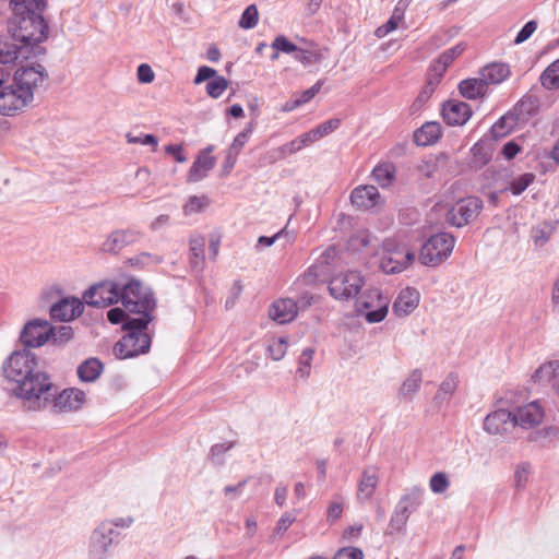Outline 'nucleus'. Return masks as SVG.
Here are the masks:
<instances>
[{"label": "nucleus", "mask_w": 559, "mask_h": 559, "mask_svg": "<svg viewBox=\"0 0 559 559\" xmlns=\"http://www.w3.org/2000/svg\"><path fill=\"white\" fill-rule=\"evenodd\" d=\"M484 203L477 197H467L454 203L447 213V222L455 227H463L477 218Z\"/></svg>", "instance_id": "nucleus-13"}, {"label": "nucleus", "mask_w": 559, "mask_h": 559, "mask_svg": "<svg viewBox=\"0 0 559 559\" xmlns=\"http://www.w3.org/2000/svg\"><path fill=\"white\" fill-rule=\"evenodd\" d=\"M364 552L356 547H343L338 549L333 559H362Z\"/></svg>", "instance_id": "nucleus-59"}, {"label": "nucleus", "mask_w": 559, "mask_h": 559, "mask_svg": "<svg viewBox=\"0 0 559 559\" xmlns=\"http://www.w3.org/2000/svg\"><path fill=\"white\" fill-rule=\"evenodd\" d=\"M210 204V200L205 195H191L183 205V214L189 216L203 212Z\"/></svg>", "instance_id": "nucleus-40"}, {"label": "nucleus", "mask_w": 559, "mask_h": 559, "mask_svg": "<svg viewBox=\"0 0 559 559\" xmlns=\"http://www.w3.org/2000/svg\"><path fill=\"white\" fill-rule=\"evenodd\" d=\"M403 20V12L399 9L393 11L391 17L374 31L378 38H383L399 27L400 22Z\"/></svg>", "instance_id": "nucleus-41"}, {"label": "nucleus", "mask_w": 559, "mask_h": 559, "mask_svg": "<svg viewBox=\"0 0 559 559\" xmlns=\"http://www.w3.org/2000/svg\"><path fill=\"white\" fill-rule=\"evenodd\" d=\"M215 76H217L216 70L206 66H202L199 68L198 73L194 78V84H201L202 82L210 79L213 80Z\"/></svg>", "instance_id": "nucleus-64"}, {"label": "nucleus", "mask_w": 559, "mask_h": 559, "mask_svg": "<svg viewBox=\"0 0 559 559\" xmlns=\"http://www.w3.org/2000/svg\"><path fill=\"white\" fill-rule=\"evenodd\" d=\"M127 310L124 309H121V308H111L108 312H107V319L110 323L112 324H119V323H122V326L124 325V322L128 320V319H132L131 317H129L126 312Z\"/></svg>", "instance_id": "nucleus-62"}, {"label": "nucleus", "mask_w": 559, "mask_h": 559, "mask_svg": "<svg viewBox=\"0 0 559 559\" xmlns=\"http://www.w3.org/2000/svg\"><path fill=\"white\" fill-rule=\"evenodd\" d=\"M136 75H138L139 82L145 83V84L153 82V80L155 78V74H154L152 68L146 63H142L138 67Z\"/></svg>", "instance_id": "nucleus-63"}, {"label": "nucleus", "mask_w": 559, "mask_h": 559, "mask_svg": "<svg viewBox=\"0 0 559 559\" xmlns=\"http://www.w3.org/2000/svg\"><path fill=\"white\" fill-rule=\"evenodd\" d=\"M17 14L21 13H41L46 7L45 0H10Z\"/></svg>", "instance_id": "nucleus-38"}, {"label": "nucleus", "mask_w": 559, "mask_h": 559, "mask_svg": "<svg viewBox=\"0 0 559 559\" xmlns=\"http://www.w3.org/2000/svg\"><path fill=\"white\" fill-rule=\"evenodd\" d=\"M471 153L473 155V163L478 167L486 165L491 159L490 151L487 145L480 141L473 145Z\"/></svg>", "instance_id": "nucleus-43"}, {"label": "nucleus", "mask_w": 559, "mask_h": 559, "mask_svg": "<svg viewBox=\"0 0 559 559\" xmlns=\"http://www.w3.org/2000/svg\"><path fill=\"white\" fill-rule=\"evenodd\" d=\"M143 237L141 230L134 227L116 229L111 231L103 242L102 249L105 252L117 253L124 247L140 241Z\"/></svg>", "instance_id": "nucleus-17"}, {"label": "nucleus", "mask_w": 559, "mask_h": 559, "mask_svg": "<svg viewBox=\"0 0 559 559\" xmlns=\"http://www.w3.org/2000/svg\"><path fill=\"white\" fill-rule=\"evenodd\" d=\"M429 486L435 493L444 492L450 486L447 474L442 472L433 474L430 478Z\"/></svg>", "instance_id": "nucleus-50"}, {"label": "nucleus", "mask_w": 559, "mask_h": 559, "mask_svg": "<svg viewBox=\"0 0 559 559\" xmlns=\"http://www.w3.org/2000/svg\"><path fill=\"white\" fill-rule=\"evenodd\" d=\"M72 337V328L69 325H59L57 328L52 326V332L50 340H52L53 343H64L71 340Z\"/></svg>", "instance_id": "nucleus-57"}, {"label": "nucleus", "mask_w": 559, "mask_h": 559, "mask_svg": "<svg viewBox=\"0 0 559 559\" xmlns=\"http://www.w3.org/2000/svg\"><path fill=\"white\" fill-rule=\"evenodd\" d=\"M10 33L21 47L26 48L28 57L37 56L44 52L40 43L47 38L48 24L41 13H21L11 22Z\"/></svg>", "instance_id": "nucleus-3"}, {"label": "nucleus", "mask_w": 559, "mask_h": 559, "mask_svg": "<svg viewBox=\"0 0 559 559\" xmlns=\"http://www.w3.org/2000/svg\"><path fill=\"white\" fill-rule=\"evenodd\" d=\"M551 229L548 224H544L533 228L532 237L536 245L544 246L550 238Z\"/></svg>", "instance_id": "nucleus-58"}, {"label": "nucleus", "mask_w": 559, "mask_h": 559, "mask_svg": "<svg viewBox=\"0 0 559 559\" xmlns=\"http://www.w3.org/2000/svg\"><path fill=\"white\" fill-rule=\"evenodd\" d=\"M20 58H29L26 55V48L21 47L12 35H0V63L10 64Z\"/></svg>", "instance_id": "nucleus-23"}, {"label": "nucleus", "mask_w": 559, "mask_h": 559, "mask_svg": "<svg viewBox=\"0 0 559 559\" xmlns=\"http://www.w3.org/2000/svg\"><path fill=\"white\" fill-rule=\"evenodd\" d=\"M465 50L464 44H457L452 48L443 51L438 58L437 62L432 66L435 75L441 78L445 72L447 68Z\"/></svg>", "instance_id": "nucleus-31"}, {"label": "nucleus", "mask_w": 559, "mask_h": 559, "mask_svg": "<svg viewBox=\"0 0 559 559\" xmlns=\"http://www.w3.org/2000/svg\"><path fill=\"white\" fill-rule=\"evenodd\" d=\"M346 503V498L341 493H334L331 497L326 508L328 524L333 525L342 518Z\"/></svg>", "instance_id": "nucleus-34"}, {"label": "nucleus", "mask_w": 559, "mask_h": 559, "mask_svg": "<svg viewBox=\"0 0 559 559\" xmlns=\"http://www.w3.org/2000/svg\"><path fill=\"white\" fill-rule=\"evenodd\" d=\"M395 166L391 163H382L372 170L373 180L382 188L389 187L395 178Z\"/></svg>", "instance_id": "nucleus-36"}, {"label": "nucleus", "mask_w": 559, "mask_h": 559, "mask_svg": "<svg viewBox=\"0 0 559 559\" xmlns=\"http://www.w3.org/2000/svg\"><path fill=\"white\" fill-rule=\"evenodd\" d=\"M48 78L40 63L17 69L11 80L1 79L0 115L12 117L21 112L34 100V92Z\"/></svg>", "instance_id": "nucleus-2"}, {"label": "nucleus", "mask_w": 559, "mask_h": 559, "mask_svg": "<svg viewBox=\"0 0 559 559\" xmlns=\"http://www.w3.org/2000/svg\"><path fill=\"white\" fill-rule=\"evenodd\" d=\"M535 180V175L532 173H525L519 176L518 178H514L509 183V190L514 195H520L523 191L526 190V188L533 183Z\"/></svg>", "instance_id": "nucleus-44"}, {"label": "nucleus", "mask_w": 559, "mask_h": 559, "mask_svg": "<svg viewBox=\"0 0 559 559\" xmlns=\"http://www.w3.org/2000/svg\"><path fill=\"white\" fill-rule=\"evenodd\" d=\"M212 151L213 146H209L200 152L188 173L189 182H198L204 179L209 171L213 169L216 164V159L211 155Z\"/></svg>", "instance_id": "nucleus-22"}, {"label": "nucleus", "mask_w": 559, "mask_h": 559, "mask_svg": "<svg viewBox=\"0 0 559 559\" xmlns=\"http://www.w3.org/2000/svg\"><path fill=\"white\" fill-rule=\"evenodd\" d=\"M437 169V164L431 158L421 160L417 166L418 173L425 178H432L436 175Z\"/></svg>", "instance_id": "nucleus-60"}, {"label": "nucleus", "mask_w": 559, "mask_h": 559, "mask_svg": "<svg viewBox=\"0 0 559 559\" xmlns=\"http://www.w3.org/2000/svg\"><path fill=\"white\" fill-rule=\"evenodd\" d=\"M287 347V340L285 337H280L269 345L267 350L271 358L275 361H278L285 356Z\"/></svg>", "instance_id": "nucleus-49"}, {"label": "nucleus", "mask_w": 559, "mask_h": 559, "mask_svg": "<svg viewBox=\"0 0 559 559\" xmlns=\"http://www.w3.org/2000/svg\"><path fill=\"white\" fill-rule=\"evenodd\" d=\"M36 356L28 349L13 352L2 365V374L16 383L13 392L16 397L23 400L24 407L38 408L39 401L46 400L49 388V376L36 370Z\"/></svg>", "instance_id": "nucleus-1"}, {"label": "nucleus", "mask_w": 559, "mask_h": 559, "mask_svg": "<svg viewBox=\"0 0 559 559\" xmlns=\"http://www.w3.org/2000/svg\"><path fill=\"white\" fill-rule=\"evenodd\" d=\"M118 535L110 523H99L88 537L87 559H107Z\"/></svg>", "instance_id": "nucleus-11"}, {"label": "nucleus", "mask_w": 559, "mask_h": 559, "mask_svg": "<svg viewBox=\"0 0 559 559\" xmlns=\"http://www.w3.org/2000/svg\"><path fill=\"white\" fill-rule=\"evenodd\" d=\"M536 28H537V23L535 21H528L518 33V35L514 39V43L516 45L524 43L533 35V33L536 31Z\"/></svg>", "instance_id": "nucleus-61"}, {"label": "nucleus", "mask_w": 559, "mask_h": 559, "mask_svg": "<svg viewBox=\"0 0 559 559\" xmlns=\"http://www.w3.org/2000/svg\"><path fill=\"white\" fill-rule=\"evenodd\" d=\"M419 298L420 295L416 288L402 289L393 302V312L399 317L408 316L418 307Z\"/></svg>", "instance_id": "nucleus-25"}, {"label": "nucleus", "mask_w": 559, "mask_h": 559, "mask_svg": "<svg viewBox=\"0 0 559 559\" xmlns=\"http://www.w3.org/2000/svg\"><path fill=\"white\" fill-rule=\"evenodd\" d=\"M415 260V252L395 238L382 242L380 267L386 274H395L406 270Z\"/></svg>", "instance_id": "nucleus-8"}, {"label": "nucleus", "mask_w": 559, "mask_h": 559, "mask_svg": "<svg viewBox=\"0 0 559 559\" xmlns=\"http://www.w3.org/2000/svg\"><path fill=\"white\" fill-rule=\"evenodd\" d=\"M252 133V128L249 127L247 129H245L243 131L239 132L233 143L230 144V146L228 147V151L239 155L240 151L242 150V147L246 145V143L248 142L250 135Z\"/></svg>", "instance_id": "nucleus-55"}, {"label": "nucleus", "mask_w": 559, "mask_h": 559, "mask_svg": "<svg viewBox=\"0 0 559 559\" xmlns=\"http://www.w3.org/2000/svg\"><path fill=\"white\" fill-rule=\"evenodd\" d=\"M423 381V373L419 369H414L408 377L403 381L399 396L403 400L412 399L419 390Z\"/></svg>", "instance_id": "nucleus-33"}, {"label": "nucleus", "mask_w": 559, "mask_h": 559, "mask_svg": "<svg viewBox=\"0 0 559 559\" xmlns=\"http://www.w3.org/2000/svg\"><path fill=\"white\" fill-rule=\"evenodd\" d=\"M259 13L254 4L246 8L239 20V26L245 29H251L258 24Z\"/></svg>", "instance_id": "nucleus-45"}, {"label": "nucleus", "mask_w": 559, "mask_h": 559, "mask_svg": "<svg viewBox=\"0 0 559 559\" xmlns=\"http://www.w3.org/2000/svg\"><path fill=\"white\" fill-rule=\"evenodd\" d=\"M455 238L449 233L432 235L421 247L419 260L424 265L437 266L453 251Z\"/></svg>", "instance_id": "nucleus-9"}, {"label": "nucleus", "mask_w": 559, "mask_h": 559, "mask_svg": "<svg viewBox=\"0 0 559 559\" xmlns=\"http://www.w3.org/2000/svg\"><path fill=\"white\" fill-rule=\"evenodd\" d=\"M559 376V361L551 360L543 364L533 374L536 382H554Z\"/></svg>", "instance_id": "nucleus-37"}, {"label": "nucleus", "mask_w": 559, "mask_h": 559, "mask_svg": "<svg viewBox=\"0 0 559 559\" xmlns=\"http://www.w3.org/2000/svg\"><path fill=\"white\" fill-rule=\"evenodd\" d=\"M514 126L512 117H501L492 127L491 134L493 138H502L511 132Z\"/></svg>", "instance_id": "nucleus-47"}, {"label": "nucleus", "mask_w": 559, "mask_h": 559, "mask_svg": "<svg viewBox=\"0 0 559 559\" xmlns=\"http://www.w3.org/2000/svg\"><path fill=\"white\" fill-rule=\"evenodd\" d=\"M460 93L463 97L468 99H477L486 94L487 85L483 78H473L463 80L459 84Z\"/></svg>", "instance_id": "nucleus-28"}, {"label": "nucleus", "mask_w": 559, "mask_h": 559, "mask_svg": "<svg viewBox=\"0 0 559 559\" xmlns=\"http://www.w3.org/2000/svg\"><path fill=\"white\" fill-rule=\"evenodd\" d=\"M380 193L372 185L359 186L350 193V201L358 209L368 210L378 204Z\"/></svg>", "instance_id": "nucleus-26"}, {"label": "nucleus", "mask_w": 559, "mask_h": 559, "mask_svg": "<svg viewBox=\"0 0 559 559\" xmlns=\"http://www.w3.org/2000/svg\"><path fill=\"white\" fill-rule=\"evenodd\" d=\"M51 332L52 326L47 320L34 319L24 325L20 340L26 348L40 347L50 340Z\"/></svg>", "instance_id": "nucleus-15"}, {"label": "nucleus", "mask_w": 559, "mask_h": 559, "mask_svg": "<svg viewBox=\"0 0 559 559\" xmlns=\"http://www.w3.org/2000/svg\"><path fill=\"white\" fill-rule=\"evenodd\" d=\"M121 284L103 281L91 286L83 295L84 301L92 307L105 308L119 302Z\"/></svg>", "instance_id": "nucleus-14"}, {"label": "nucleus", "mask_w": 559, "mask_h": 559, "mask_svg": "<svg viewBox=\"0 0 559 559\" xmlns=\"http://www.w3.org/2000/svg\"><path fill=\"white\" fill-rule=\"evenodd\" d=\"M271 47L274 50L284 53H294L297 48V46L289 41L284 35L276 36L273 43L271 44Z\"/></svg>", "instance_id": "nucleus-56"}, {"label": "nucleus", "mask_w": 559, "mask_h": 559, "mask_svg": "<svg viewBox=\"0 0 559 559\" xmlns=\"http://www.w3.org/2000/svg\"><path fill=\"white\" fill-rule=\"evenodd\" d=\"M313 355L314 350L310 347H307L301 352V355L299 356L298 360V368L296 371L300 378L307 379L309 377Z\"/></svg>", "instance_id": "nucleus-42"}, {"label": "nucleus", "mask_w": 559, "mask_h": 559, "mask_svg": "<svg viewBox=\"0 0 559 559\" xmlns=\"http://www.w3.org/2000/svg\"><path fill=\"white\" fill-rule=\"evenodd\" d=\"M515 427L531 429L538 426L544 418V409L537 401H533L516 408L513 413Z\"/></svg>", "instance_id": "nucleus-18"}, {"label": "nucleus", "mask_w": 559, "mask_h": 559, "mask_svg": "<svg viewBox=\"0 0 559 559\" xmlns=\"http://www.w3.org/2000/svg\"><path fill=\"white\" fill-rule=\"evenodd\" d=\"M104 369L97 358H88L78 367V376L83 382H94L99 378Z\"/></svg>", "instance_id": "nucleus-32"}, {"label": "nucleus", "mask_w": 559, "mask_h": 559, "mask_svg": "<svg viewBox=\"0 0 559 559\" xmlns=\"http://www.w3.org/2000/svg\"><path fill=\"white\" fill-rule=\"evenodd\" d=\"M542 86L547 91H559V59L551 62L540 74Z\"/></svg>", "instance_id": "nucleus-35"}, {"label": "nucleus", "mask_w": 559, "mask_h": 559, "mask_svg": "<svg viewBox=\"0 0 559 559\" xmlns=\"http://www.w3.org/2000/svg\"><path fill=\"white\" fill-rule=\"evenodd\" d=\"M514 427L513 413L504 408L489 413L483 421V429L490 436H504Z\"/></svg>", "instance_id": "nucleus-16"}, {"label": "nucleus", "mask_w": 559, "mask_h": 559, "mask_svg": "<svg viewBox=\"0 0 559 559\" xmlns=\"http://www.w3.org/2000/svg\"><path fill=\"white\" fill-rule=\"evenodd\" d=\"M233 447V443H219V444H214L212 448H211V451H210V460L211 462L214 464V465H223L225 460H224V454L230 450Z\"/></svg>", "instance_id": "nucleus-51"}, {"label": "nucleus", "mask_w": 559, "mask_h": 559, "mask_svg": "<svg viewBox=\"0 0 559 559\" xmlns=\"http://www.w3.org/2000/svg\"><path fill=\"white\" fill-rule=\"evenodd\" d=\"M205 238L201 235H193L189 240L190 265L200 272L203 269Z\"/></svg>", "instance_id": "nucleus-29"}, {"label": "nucleus", "mask_w": 559, "mask_h": 559, "mask_svg": "<svg viewBox=\"0 0 559 559\" xmlns=\"http://www.w3.org/2000/svg\"><path fill=\"white\" fill-rule=\"evenodd\" d=\"M127 142L130 144L151 145L153 152L156 151L158 145V139L153 134L132 135L131 133H128Z\"/></svg>", "instance_id": "nucleus-52"}, {"label": "nucleus", "mask_w": 559, "mask_h": 559, "mask_svg": "<svg viewBox=\"0 0 559 559\" xmlns=\"http://www.w3.org/2000/svg\"><path fill=\"white\" fill-rule=\"evenodd\" d=\"M341 126V119L338 118H332L329 119L319 126H317L313 130L318 136V139H322L323 136L332 133Z\"/></svg>", "instance_id": "nucleus-54"}, {"label": "nucleus", "mask_w": 559, "mask_h": 559, "mask_svg": "<svg viewBox=\"0 0 559 559\" xmlns=\"http://www.w3.org/2000/svg\"><path fill=\"white\" fill-rule=\"evenodd\" d=\"M298 312V305L290 298H282L274 301L269 310L272 320L280 324H285L295 319Z\"/></svg>", "instance_id": "nucleus-24"}, {"label": "nucleus", "mask_w": 559, "mask_h": 559, "mask_svg": "<svg viewBox=\"0 0 559 559\" xmlns=\"http://www.w3.org/2000/svg\"><path fill=\"white\" fill-rule=\"evenodd\" d=\"M390 299L378 288L366 289L356 300V308L369 323L381 322L388 314Z\"/></svg>", "instance_id": "nucleus-10"}, {"label": "nucleus", "mask_w": 559, "mask_h": 559, "mask_svg": "<svg viewBox=\"0 0 559 559\" xmlns=\"http://www.w3.org/2000/svg\"><path fill=\"white\" fill-rule=\"evenodd\" d=\"M423 496L424 489L418 486L405 490L392 512L386 534H400L405 531L411 514L423 503Z\"/></svg>", "instance_id": "nucleus-6"}, {"label": "nucleus", "mask_w": 559, "mask_h": 559, "mask_svg": "<svg viewBox=\"0 0 559 559\" xmlns=\"http://www.w3.org/2000/svg\"><path fill=\"white\" fill-rule=\"evenodd\" d=\"M365 278L358 271H346L334 275L329 282V292L340 300H348L356 297L362 286Z\"/></svg>", "instance_id": "nucleus-12"}, {"label": "nucleus", "mask_w": 559, "mask_h": 559, "mask_svg": "<svg viewBox=\"0 0 559 559\" xmlns=\"http://www.w3.org/2000/svg\"><path fill=\"white\" fill-rule=\"evenodd\" d=\"M294 59L308 67L318 63L321 56L314 50L297 47L294 52Z\"/></svg>", "instance_id": "nucleus-46"}, {"label": "nucleus", "mask_w": 559, "mask_h": 559, "mask_svg": "<svg viewBox=\"0 0 559 559\" xmlns=\"http://www.w3.org/2000/svg\"><path fill=\"white\" fill-rule=\"evenodd\" d=\"M83 304L80 299L74 297L63 298L51 306L50 316L55 320L66 322L80 317L83 312Z\"/></svg>", "instance_id": "nucleus-20"}, {"label": "nucleus", "mask_w": 559, "mask_h": 559, "mask_svg": "<svg viewBox=\"0 0 559 559\" xmlns=\"http://www.w3.org/2000/svg\"><path fill=\"white\" fill-rule=\"evenodd\" d=\"M153 320L154 317L147 316L128 319L123 325L126 334L114 347L116 357L127 359L147 353L152 343L147 326Z\"/></svg>", "instance_id": "nucleus-4"}, {"label": "nucleus", "mask_w": 559, "mask_h": 559, "mask_svg": "<svg viewBox=\"0 0 559 559\" xmlns=\"http://www.w3.org/2000/svg\"><path fill=\"white\" fill-rule=\"evenodd\" d=\"M301 150H302V147L299 143V140L296 138V139L292 140L290 142L277 147L274 151V154L276 155L275 157L277 159H283V158L287 157L288 155L295 154Z\"/></svg>", "instance_id": "nucleus-53"}, {"label": "nucleus", "mask_w": 559, "mask_h": 559, "mask_svg": "<svg viewBox=\"0 0 559 559\" xmlns=\"http://www.w3.org/2000/svg\"><path fill=\"white\" fill-rule=\"evenodd\" d=\"M46 400L39 401L38 408H27L28 411L38 412L46 408H50L55 412H74L82 407L85 402V393L76 388H69L57 394V388L49 379V388Z\"/></svg>", "instance_id": "nucleus-7"}, {"label": "nucleus", "mask_w": 559, "mask_h": 559, "mask_svg": "<svg viewBox=\"0 0 559 559\" xmlns=\"http://www.w3.org/2000/svg\"><path fill=\"white\" fill-rule=\"evenodd\" d=\"M379 484V473L376 466L364 468L357 487V500L360 503L372 499Z\"/></svg>", "instance_id": "nucleus-21"}, {"label": "nucleus", "mask_w": 559, "mask_h": 559, "mask_svg": "<svg viewBox=\"0 0 559 559\" xmlns=\"http://www.w3.org/2000/svg\"><path fill=\"white\" fill-rule=\"evenodd\" d=\"M472 116V108L468 104L450 99L443 104L442 117L449 126H463Z\"/></svg>", "instance_id": "nucleus-19"}, {"label": "nucleus", "mask_w": 559, "mask_h": 559, "mask_svg": "<svg viewBox=\"0 0 559 559\" xmlns=\"http://www.w3.org/2000/svg\"><path fill=\"white\" fill-rule=\"evenodd\" d=\"M509 75V67L504 63L499 62L486 66L480 72V76L485 81L486 85L499 84L503 82Z\"/></svg>", "instance_id": "nucleus-30"}, {"label": "nucleus", "mask_w": 559, "mask_h": 559, "mask_svg": "<svg viewBox=\"0 0 559 559\" xmlns=\"http://www.w3.org/2000/svg\"><path fill=\"white\" fill-rule=\"evenodd\" d=\"M119 301L128 312L140 314V317H154L156 299L152 290L144 287L138 280H130L120 287Z\"/></svg>", "instance_id": "nucleus-5"}, {"label": "nucleus", "mask_w": 559, "mask_h": 559, "mask_svg": "<svg viewBox=\"0 0 559 559\" xmlns=\"http://www.w3.org/2000/svg\"><path fill=\"white\" fill-rule=\"evenodd\" d=\"M227 86L228 81L224 76L217 75L206 84V93L213 98H218Z\"/></svg>", "instance_id": "nucleus-48"}, {"label": "nucleus", "mask_w": 559, "mask_h": 559, "mask_svg": "<svg viewBox=\"0 0 559 559\" xmlns=\"http://www.w3.org/2000/svg\"><path fill=\"white\" fill-rule=\"evenodd\" d=\"M459 384V376L454 372H451L447 376V378L441 382L439 390L436 394V400L444 401L452 396L455 392Z\"/></svg>", "instance_id": "nucleus-39"}, {"label": "nucleus", "mask_w": 559, "mask_h": 559, "mask_svg": "<svg viewBox=\"0 0 559 559\" xmlns=\"http://www.w3.org/2000/svg\"><path fill=\"white\" fill-rule=\"evenodd\" d=\"M441 134V124L436 121H429L414 132V142L418 146H428L435 144L440 139Z\"/></svg>", "instance_id": "nucleus-27"}]
</instances>
